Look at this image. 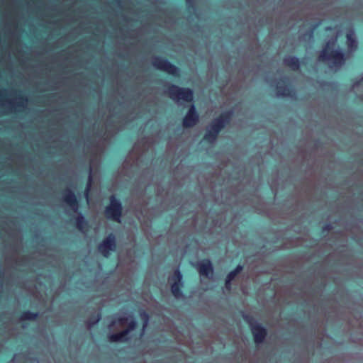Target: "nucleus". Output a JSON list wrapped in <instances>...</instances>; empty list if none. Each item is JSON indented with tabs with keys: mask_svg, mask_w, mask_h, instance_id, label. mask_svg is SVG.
I'll return each mask as SVG.
<instances>
[{
	"mask_svg": "<svg viewBox=\"0 0 363 363\" xmlns=\"http://www.w3.org/2000/svg\"><path fill=\"white\" fill-rule=\"evenodd\" d=\"M319 60L327 63L331 69L339 68L344 62V57L339 49L335 48V40H329L322 53Z\"/></svg>",
	"mask_w": 363,
	"mask_h": 363,
	"instance_id": "nucleus-1",
	"label": "nucleus"
},
{
	"mask_svg": "<svg viewBox=\"0 0 363 363\" xmlns=\"http://www.w3.org/2000/svg\"><path fill=\"white\" fill-rule=\"evenodd\" d=\"M168 94L174 101H184L189 102L192 101L193 93L189 89L179 88L172 86L168 89Z\"/></svg>",
	"mask_w": 363,
	"mask_h": 363,
	"instance_id": "nucleus-2",
	"label": "nucleus"
},
{
	"mask_svg": "<svg viewBox=\"0 0 363 363\" xmlns=\"http://www.w3.org/2000/svg\"><path fill=\"white\" fill-rule=\"evenodd\" d=\"M121 203L114 196L110 199V205L106 208L105 214L107 218L121 222Z\"/></svg>",
	"mask_w": 363,
	"mask_h": 363,
	"instance_id": "nucleus-3",
	"label": "nucleus"
},
{
	"mask_svg": "<svg viewBox=\"0 0 363 363\" xmlns=\"http://www.w3.org/2000/svg\"><path fill=\"white\" fill-rule=\"evenodd\" d=\"M232 113L227 112L215 119L211 125V130L214 134L218 133L230 120Z\"/></svg>",
	"mask_w": 363,
	"mask_h": 363,
	"instance_id": "nucleus-4",
	"label": "nucleus"
},
{
	"mask_svg": "<svg viewBox=\"0 0 363 363\" xmlns=\"http://www.w3.org/2000/svg\"><path fill=\"white\" fill-rule=\"evenodd\" d=\"M153 65L158 69L163 70L172 75L178 74V69L175 66L170 64L167 60L162 58H155L153 61Z\"/></svg>",
	"mask_w": 363,
	"mask_h": 363,
	"instance_id": "nucleus-5",
	"label": "nucleus"
},
{
	"mask_svg": "<svg viewBox=\"0 0 363 363\" xmlns=\"http://www.w3.org/2000/svg\"><path fill=\"white\" fill-rule=\"evenodd\" d=\"M116 246L115 237L109 235L99 245V251L106 257L109 255V252L114 250Z\"/></svg>",
	"mask_w": 363,
	"mask_h": 363,
	"instance_id": "nucleus-6",
	"label": "nucleus"
},
{
	"mask_svg": "<svg viewBox=\"0 0 363 363\" xmlns=\"http://www.w3.org/2000/svg\"><path fill=\"white\" fill-rule=\"evenodd\" d=\"M173 278L175 281L172 284L171 290L174 296L178 298L182 296V292L180 287L183 285L182 281V275L179 269L175 270Z\"/></svg>",
	"mask_w": 363,
	"mask_h": 363,
	"instance_id": "nucleus-7",
	"label": "nucleus"
},
{
	"mask_svg": "<svg viewBox=\"0 0 363 363\" xmlns=\"http://www.w3.org/2000/svg\"><path fill=\"white\" fill-rule=\"evenodd\" d=\"M252 333L254 336L255 343H262L266 336V330L260 324L255 323L252 325Z\"/></svg>",
	"mask_w": 363,
	"mask_h": 363,
	"instance_id": "nucleus-8",
	"label": "nucleus"
},
{
	"mask_svg": "<svg viewBox=\"0 0 363 363\" xmlns=\"http://www.w3.org/2000/svg\"><path fill=\"white\" fill-rule=\"evenodd\" d=\"M136 323L131 321L129 325V329L125 330L118 333L111 334L108 336V339L111 342H123L127 340V335L130 330H133L135 327Z\"/></svg>",
	"mask_w": 363,
	"mask_h": 363,
	"instance_id": "nucleus-9",
	"label": "nucleus"
},
{
	"mask_svg": "<svg viewBox=\"0 0 363 363\" xmlns=\"http://www.w3.org/2000/svg\"><path fill=\"white\" fill-rule=\"evenodd\" d=\"M197 269L201 276L208 277L213 274V267L208 259L203 260L198 263Z\"/></svg>",
	"mask_w": 363,
	"mask_h": 363,
	"instance_id": "nucleus-10",
	"label": "nucleus"
},
{
	"mask_svg": "<svg viewBox=\"0 0 363 363\" xmlns=\"http://www.w3.org/2000/svg\"><path fill=\"white\" fill-rule=\"evenodd\" d=\"M63 201L72 209L74 212H77L78 211V203L76 196L72 191L68 190L63 196Z\"/></svg>",
	"mask_w": 363,
	"mask_h": 363,
	"instance_id": "nucleus-11",
	"label": "nucleus"
},
{
	"mask_svg": "<svg viewBox=\"0 0 363 363\" xmlns=\"http://www.w3.org/2000/svg\"><path fill=\"white\" fill-rule=\"evenodd\" d=\"M198 120V116L195 111V108L191 106L187 115L183 121V125L186 128L192 127L194 125Z\"/></svg>",
	"mask_w": 363,
	"mask_h": 363,
	"instance_id": "nucleus-12",
	"label": "nucleus"
},
{
	"mask_svg": "<svg viewBox=\"0 0 363 363\" xmlns=\"http://www.w3.org/2000/svg\"><path fill=\"white\" fill-rule=\"evenodd\" d=\"M346 38L349 49L350 51L354 50L357 48V42L354 38V33L353 30H350L346 34Z\"/></svg>",
	"mask_w": 363,
	"mask_h": 363,
	"instance_id": "nucleus-13",
	"label": "nucleus"
},
{
	"mask_svg": "<svg viewBox=\"0 0 363 363\" xmlns=\"http://www.w3.org/2000/svg\"><path fill=\"white\" fill-rule=\"evenodd\" d=\"M284 64L293 70L298 69L299 63L297 58L294 57H288L284 59Z\"/></svg>",
	"mask_w": 363,
	"mask_h": 363,
	"instance_id": "nucleus-14",
	"label": "nucleus"
},
{
	"mask_svg": "<svg viewBox=\"0 0 363 363\" xmlns=\"http://www.w3.org/2000/svg\"><path fill=\"white\" fill-rule=\"evenodd\" d=\"M92 151L94 152V157L91 159V163H94V160L100 159L101 154L104 152V147L101 144L97 145L93 147Z\"/></svg>",
	"mask_w": 363,
	"mask_h": 363,
	"instance_id": "nucleus-15",
	"label": "nucleus"
},
{
	"mask_svg": "<svg viewBox=\"0 0 363 363\" xmlns=\"http://www.w3.org/2000/svg\"><path fill=\"white\" fill-rule=\"evenodd\" d=\"M91 172H92V169H91V167H90L89 177H88V182H87L86 187V189L84 191V195L86 198L87 202L89 201V191H90V189L91 186V182H92Z\"/></svg>",
	"mask_w": 363,
	"mask_h": 363,
	"instance_id": "nucleus-16",
	"label": "nucleus"
},
{
	"mask_svg": "<svg viewBox=\"0 0 363 363\" xmlns=\"http://www.w3.org/2000/svg\"><path fill=\"white\" fill-rule=\"evenodd\" d=\"M76 225H77V228L79 230L83 231V230L84 228L85 220H84V216L82 214L79 215L77 217Z\"/></svg>",
	"mask_w": 363,
	"mask_h": 363,
	"instance_id": "nucleus-17",
	"label": "nucleus"
},
{
	"mask_svg": "<svg viewBox=\"0 0 363 363\" xmlns=\"http://www.w3.org/2000/svg\"><path fill=\"white\" fill-rule=\"evenodd\" d=\"M277 93L281 96H288L290 94V90L287 86H284L281 85L280 83L277 84Z\"/></svg>",
	"mask_w": 363,
	"mask_h": 363,
	"instance_id": "nucleus-18",
	"label": "nucleus"
},
{
	"mask_svg": "<svg viewBox=\"0 0 363 363\" xmlns=\"http://www.w3.org/2000/svg\"><path fill=\"white\" fill-rule=\"evenodd\" d=\"M38 316V313H32L30 311H26L21 315V320H34Z\"/></svg>",
	"mask_w": 363,
	"mask_h": 363,
	"instance_id": "nucleus-19",
	"label": "nucleus"
},
{
	"mask_svg": "<svg viewBox=\"0 0 363 363\" xmlns=\"http://www.w3.org/2000/svg\"><path fill=\"white\" fill-rule=\"evenodd\" d=\"M236 275H237L236 274V272H233V271L230 272L228 274V276L226 277V280H225V287L227 289H230V282H231L232 280L234 279V278L235 277Z\"/></svg>",
	"mask_w": 363,
	"mask_h": 363,
	"instance_id": "nucleus-20",
	"label": "nucleus"
},
{
	"mask_svg": "<svg viewBox=\"0 0 363 363\" xmlns=\"http://www.w3.org/2000/svg\"><path fill=\"white\" fill-rule=\"evenodd\" d=\"M141 316L143 317V319L144 320L143 326V329L144 330L148 324L149 317H148V315L145 312H143L141 313Z\"/></svg>",
	"mask_w": 363,
	"mask_h": 363,
	"instance_id": "nucleus-21",
	"label": "nucleus"
},
{
	"mask_svg": "<svg viewBox=\"0 0 363 363\" xmlns=\"http://www.w3.org/2000/svg\"><path fill=\"white\" fill-rule=\"evenodd\" d=\"M242 269V267L240 266V265H238L234 270L233 272H236V274H238V273H240Z\"/></svg>",
	"mask_w": 363,
	"mask_h": 363,
	"instance_id": "nucleus-22",
	"label": "nucleus"
},
{
	"mask_svg": "<svg viewBox=\"0 0 363 363\" xmlns=\"http://www.w3.org/2000/svg\"><path fill=\"white\" fill-rule=\"evenodd\" d=\"M100 319H101L100 315H98V318H97V319L96 320V321L94 323H89V327H91L94 324H96V323H98Z\"/></svg>",
	"mask_w": 363,
	"mask_h": 363,
	"instance_id": "nucleus-23",
	"label": "nucleus"
},
{
	"mask_svg": "<svg viewBox=\"0 0 363 363\" xmlns=\"http://www.w3.org/2000/svg\"><path fill=\"white\" fill-rule=\"evenodd\" d=\"M208 139H210V142L211 143H213L214 139H216V138H213V137H211V138H207Z\"/></svg>",
	"mask_w": 363,
	"mask_h": 363,
	"instance_id": "nucleus-24",
	"label": "nucleus"
}]
</instances>
